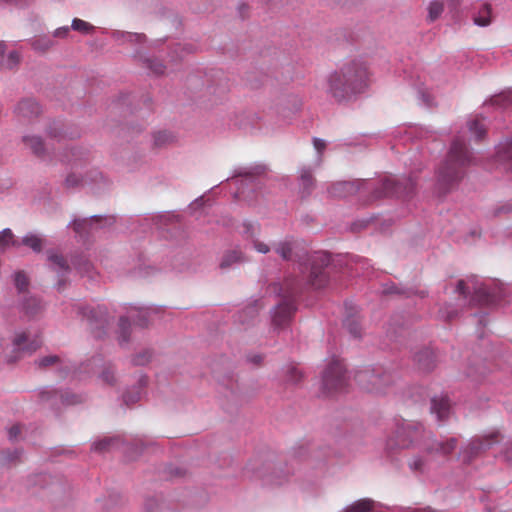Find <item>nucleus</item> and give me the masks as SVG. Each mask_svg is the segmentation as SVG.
Segmentation results:
<instances>
[{"instance_id": "f257e3e1", "label": "nucleus", "mask_w": 512, "mask_h": 512, "mask_svg": "<svg viewBox=\"0 0 512 512\" xmlns=\"http://www.w3.org/2000/svg\"><path fill=\"white\" fill-rule=\"evenodd\" d=\"M328 81L329 93L336 101L342 102L367 87L369 71L364 62L352 60L331 74Z\"/></svg>"}, {"instance_id": "f03ea898", "label": "nucleus", "mask_w": 512, "mask_h": 512, "mask_svg": "<svg viewBox=\"0 0 512 512\" xmlns=\"http://www.w3.org/2000/svg\"><path fill=\"white\" fill-rule=\"evenodd\" d=\"M423 441L424 449L430 455H450L457 447L458 440L449 438L446 441H437L426 439L425 431L421 425L403 422L396 430L395 436L387 441V448L394 450L396 448H409Z\"/></svg>"}, {"instance_id": "7ed1b4c3", "label": "nucleus", "mask_w": 512, "mask_h": 512, "mask_svg": "<svg viewBox=\"0 0 512 512\" xmlns=\"http://www.w3.org/2000/svg\"><path fill=\"white\" fill-rule=\"evenodd\" d=\"M471 159V153L464 140L456 137L451 144L446 160L438 170V186L442 193H447L463 178L465 168L471 163Z\"/></svg>"}, {"instance_id": "20e7f679", "label": "nucleus", "mask_w": 512, "mask_h": 512, "mask_svg": "<svg viewBox=\"0 0 512 512\" xmlns=\"http://www.w3.org/2000/svg\"><path fill=\"white\" fill-rule=\"evenodd\" d=\"M302 288V280L296 277L285 279L280 288V296L282 301L275 308L272 321L277 327L285 326L292 318L296 311L294 297Z\"/></svg>"}, {"instance_id": "39448f33", "label": "nucleus", "mask_w": 512, "mask_h": 512, "mask_svg": "<svg viewBox=\"0 0 512 512\" xmlns=\"http://www.w3.org/2000/svg\"><path fill=\"white\" fill-rule=\"evenodd\" d=\"M356 382L366 391L372 393H384L385 390L394 382V377L390 372L378 369H364L358 371L355 375Z\"/></svg>"}, {"instance_id": "423d86ee", "label": "nucleus", "mask_w": 512, "mask_h": 512, "mask_svg": "<svg viewBox=\"0 0 512 512\" xmlns=\"http://www.w3.org/2000/svg\"><path fill=\"white\" fill-rule=\"evenodd\" d=\"M347 380L345 366L339 359L331 360L323 371L322 385L328 393L342 390L347 385Z\"/></svg>"}, {"instance_id": "0eeeda50", "label": "nucleus", "mask_w": 512, "mask_h": 512, "mask_svg": "<svg viewBox=\"0 0 512 512\" xmlns=\"http://www.w3.org/2000/svg\"><path fill=\"white\" fill-rule=\"evenodd\" d=\"M330 256L325 252H316L309 258L310 272L307 282L314 288H322L328 282V275L325 269L330 264Z\"/></svg>"}, {"instance_id": "6e6552de", "label": "nucleus", "mask_w": 512, "mask_h": 512, "mask_svg": "<svg viewBox=\"0 0 512 512\" xmlns=\"http://www.w3.org/2000/svg\"><path fill=\"white\" fill-rule=\"evenodd\" d=\"M414 183L410 179H404L403 182L395 178L388 177L382 182L381 188L374 191L373 199H379L386 196L408 197L414 191Z\"/></svg>"}, {"instance_id": "1a4fd4ad", "label": "nucleus", "mask_w": 512, "mask_h": 512, "mask_svg": "<svg viewBox=\"0 0 512 512\" xmlns=\"http://www.w3.org/2000/svg\"><path fill=\"white\" fill-rule=\"evenodd\" d=\"M150 314L151 311L149 309L133 308L129 311V315L127 317H121L119 321V327L121 330V342H126L128 340V328L130 327V319L133 320L135 324L141 327H145L148 325Z\"/></svg>"}, {"instance_id": "9d476101", "label": "nucleus", "mask_w": 512, "mask_h": 512, "mask_svg": "<svg viewBox=\"0 0 512 512\" xmlns=\"http://www.w3.org/2000/svg\"><path fill=\"white\" fill-rule=\"evenodd\" d=\"M368 183L364 180H355V181H341L334 183L328 190L329 194L332 197H346L348 195H352L358 192L361 187L367 186Z\"/></svg>"}, {"instance_id": "9b49d317", "label": "nucleus", "mask_w": 512, "mask_h": 512, "mask_svg": "<svg viewBox=\"0 0 512 512\" xmlns=\"http://www.w3.org/2000/svg\"><path fill=\"white\" fill-rule=\"evenodd\" d=\"M499 440L500 434L498 432H492L482 438L473 440L465 450L467 460L469 461L473 456L477 455L481 451L490 448L492 445L498 443Z\"/></svg>"}, {"instance_id": "f8f14e48", "label": "nucleus", "mask_w": 512, "mask_h": 512, "mask_svg": "<svg viewBox=\"0 0 512 512\" xmlns=\"http://www.w3.org/2000/svg\"><path fill=\"white\" fill-rule=\"evenodd\" d=\"M472 301L479 305H489L497 301V296L485 284L475 285Z\"/></svg>"}, {"instance_id": "ddd939ff", "label": "nucleus", "mask_w": 512, "mask_h": 512, "mask_svg": "<svg viewBox=\"0 0 512 512\" xmlns=\"http://www.w3.org/2000/svg\"><path fill=\"white\" fill-rule=\"evenodd\" d=\"M15 112L19 118L31 119L40 113V106L32 99H25L18 103Z\"/></svg>"}, {"instance_id": "4468645a", "label": "nucleus", "mask_w": 512, "mask_h": 512, "mask_svg": "<svg viewBox=\"0 0 512 512\" xmlns=\"http://www.w3.org/2000/svg\"><path fill=\"white\" fill-rule=\"evenodd\" d=\"M450 401L446 396L434 397L431 401V412L436 414L438 420H445L450 412Z\"/></svg>"}, {"instance_id": "2eb2a0df", "label": "nucleus", "mask_w": 512, "mask_h": 512, "mask_svg": "<svg viewBox=\"0 0 512 512\" xmlns=\"http://www.w3.org/2000/svg\"><path fill=\"white\" fill-rule=\"evenodd\" d=\"M27 341V335L26 333H21L17 335L14 339V346L15 349L19 351H25L28 353H32L36 351L42 344L41 340L38 338H35L29 342L27 346H24V343Z\"/></svg>"}, {"instance_id": "dca6fc26", "label": "nucleus", "mask_w": 512, "mask_h": 512, "mask_svg": "<svg viewBox=\"0 0 512 512\" xmlns=\"http://www.w3.org/2000/svg\"><path fill=\"white\" fill-rule=\"evenodd\" d=\"M24 144L38 157H43L45 155V146L40 137L36 136H26L23 138Z\"/></svg>"}, {"instance_id": "f3484780", "label": "nucleus", "mask_w": 512, "mask_h": 512, "mask_svg": "<svg viewBox=\"0 0 512 512\" xmlns=\"http://www.w3.org/2000/svg\"><path fill=\"white\" fill-rule=\"evenodd\" d=\"M100 221V217L94 216L89 219H81V220H75L73 222V228L74 231L79 235H84L86 233H89L92 229L94 224L98 223Z\"/></svg>"}, {"instance_id": "a211bd4d", "label": "nucleus", "mask_w": 512, "mask_h": 512, "mask_svg": "<svg viewBox=\"0 0 512 512\" xmlns=\"http://www.w3.org/2000/svg\"><path fill=\"white\" fill-rule=\"evenodd\" d=\"M284 379L287 383L298 384L303 379V373L296 364H287L284 369Z\"/></svg>"}, {"instance_id": "6ab92c4d", "label": "nucleus", "mask_w": 512, "mask_h": 512, "mask_svg": "<svg viewBox=\"0 0 512 512\" xmlns=\"http://www.w3.org/2000/svg\"><path fill=\"white\" fill-rule=\"evenodd\" d=\"M113 38L117 41H122V42L128 41V42H137V43H143L147 39L145 34L123 32V31L113 32Z\"/></svg>"}, {"instance_id": "aec40b11", "label": "nucleus", "mask_w": 512, "mask_h": 512, "mask_svg": "<svg viewBox=\"0 0 512 512\" xmlns=\"http://www.w3.org/2000/svg\"><path fill=\"white\" fill-rule=\"evenodd\" d=\"M474 23L479 26H487L491 23V6L482 4L474 16Z\"/></svg>"}, {"instance_id": "412c9836", "label": "nucleus", "mask_w": 512, "mask_h": 512, "mask_svg": "<svg viewBox=\"0 0 512 512\" xmlns=\"http://www.w3.org/2000/svg\"><path fill=\"white\" fill-rule=\"evenodd\" d=\"M427 10V20L429 22H434L442 15L444 11V2L441 0H433L428 4Z\"/></svg>"}, {"instance_id": "4be33fe9", "label": "nucleus", "mask_w": 512, "mask_h": 512, "mask_svg": "<svg viewBox=\"0 0 512 512\" xmlns=\"http://www.w3.org/2000/svg\"><path fill=\"white\" fill-rule=\"evenodd\" d=\"M243 255L241 251L238 250H231L225 253L222 257V260L220 262V268L221 269H227L232 264L242 261Z\"/></svg>"}, {"instance_id": "5701e85b", "label": "nucleus", "mask_w": 512, "mask_h": 512, "mask_svg": "<svg viewBox=\"0 0 512 512\" xmlns=\"http://www.w3.org/2000/svg\"><path fill=\"white\" fill-rule=\"evenodd\" d=\"M483 121V118L475 117L468 122L469 131L475 135L477 140H480L486 133V127Z\"/></svg>"}, {"instance_id": "b1692460", "label": "nucleus", "mask_w": 512, "mask_h": 512, "mask_svg": "<svg viewBox=\"0 0 512 512\" xmlns=\"http://www.w3.org/2000/svg\"><path fill=\"white\" fill-rule=\"evenodd\" d=\"M143 65L149 69L155 75H162L165 72L166 66L162 61L157 58H145L143 59Z\"/></svg>"}, {"instance_id": "393cba45", "label": "nucleus", "mask_w": 512, "mask_h": 512, "mask_svg": "<svg viewBox=\"0 0 512 512\" xmlns=\"http://www.w3.org/2000/svg\"><path fill=\"white\" fill-rule=\"evenodd\" d=\"M300 182L303 192L309 194L314 186V178L309 169H302L300 173Z\"/></svg>"}, {"instance_id": "a878e982", "label": "nucleus", "mask_w": 512, "mask_h": 512, "mask_svg": "<svg viewBox=\"0 0 512 512\" xmlns=\"http://www.w3.org/2000/svg\"><path fill=\"white\" fill-rule=\"evenodd\" d=\"M293 249H294V243L289 242V241L281 242L275 248L276 252L284 260H292L293 259Z\"/></svg>"}, {"instance_id": "bb28decb", "label": "nucleus", "mask_w": 512, "mask_h": 512, "mask_svg": "<svg viewBox=\"0 0 512 512\" xmlns=\"http://www.w3.org/2000/svg\"><path fill=\"white\" fill-rule=\"evenodd\" d=\"M493 105L506 107L512 104V90L503 91L491 98Z\"/></svg>"}, {"instance_id": "cd10ccee", "label": "nucleus", "mask_w": 512, "mask_h": 512, "mask_svg": "<svg viewBox=\"0 0 512 512\" xmlns=\"http://www.w3.org/2000/svg\"><path fill=\"white\" fill-rule=\"evenodd\" d=\"M373 501L362 499L348 507L345 512H372Z\"/></svg>"}, {"instance_id": "c85d7f7f", "label": "nucleus", "mask_w": 512, "mask_h": 512, "mask_svg": "<svg viewBox=\"0 0 512 512\" xmlns=\"http://www.w3.org/2000/svg\"><path fill=\"white\" fill-rule=\"evenodd\" d=\"M71 28L83 34H90L95 29L92 24L79 18L73 19Z\"/></svg>"}, {"instance_id": "c756f323", "label": "nucleus", "mask_w": 512, "mask_h": 512, "mask_svg": "<svg viewBox=\"0 0 512 512\" xmlns=\"http://www.w3.org/2000/svg\"><path fill=\"white\" fill-rule=\"evenodd\" d=\"M22 243L33 249L35 252H40L42 249V239L33 234L25 236Z\"/></svg>"}, {"instance_id": "7c9ffc66", "label": "nucleus", "mask_w": 512, "mask_h": 512, "mask_svg": "<svg viewBox=\"0 0 512 512\" xmlns=\"http://www.w3.org/2000/svg\"><path fill=\"white\" fill-rule=\"evenodd\" d=\"M173 141V136L166 131H159L154 134V145L162 147Z\"/></svg>"}, {"instance_id": "2f4dec72", "label": "nucleus", "mask_w": 512, "mask_h": 512, "mask_svg": "<svg viewBox=\"0 0 512 512\" xmlns=\"http://www.w3.org/2000/svg\"><path fill=\"white\" fill-rule=\"evenodd\" d=\"M14 235L10 229H4L0 234V246L6 247L9 245H17L13 240Z\"/></svg>"}, {"instance_id": "473e14b6", "label": "nucleus", "mask_w": 512, "mask_h": 512, "mask_svg": "<svg viewBox=\"0 0 512 512\" xmlns=\"http://www.w3.org/2000/svg\"><path fill=\"white\" fill-rule=\"evenodd\" d=\"M82 183H87V180L76 173H70L65 180V185L67 187H77Z\"/></svg>"}, {"instance_id": "72a5a7b5", "label": "nucleus", "mask_w": 512, "mask_h": 512, "mask_svg": "<svg viewBox=\"0 0 512 512\" xmlns=\"http://www.w3.org/2000/svg\"><path fill=\"white\" fill-rule=\"evenodd\" d=\"M19 61H20V56H19L18 52L12 51L9 53L8 58L5 61V63H1V66L5 67L7 69H12L18 65Z\"/></svg>"}, {"instance_id": "f704fd0d", "label": "nucleus", "mask_w": 512, "mask_h": 512, "mask_svg": "<svg viewBox=\"0 0 512 512\" xmlns=\"http://www.w3.org/2000/svg\"><path fill=\"white\" fill-rule=\"evenodd\" d=\"M15 285L19 291H25L28 287V278L23 272H17L15 274Z\"/></svg>"}, {"instance_id": "c9c22d12", "label": "nucleus", "mask_w": 512, "mask_h": 512, "mask_svg": "<svg viewBox=\"0 0 512 512\" xmlns=\"http://www.w3.org/2000/svg\"><path fill=\"white\" fill-rule=\"evenodd\" d=\"M49 260L53 264H55L60 270L67 271L68 268H69L68 265H67L66 260L61 255L50 254L49 255Z\"/></svg>"}, {"instance_id": "e433bc0d", "label": "nucleus", "mask_w": 512, "mask_h": 512, "mask_svg": "<svg viewBox=\"0 0 512 512\" xmlns=\"http://www.w3.org/2000/svg\"><path fill=\"white\" fill-rule=\"evenodd\" d=\"M161 504L157 498H149L145 503L146 512H160Z\"/></svg>"}, {"instance_id": "4c0bfd02", "label": "nucleus", "mask_w": 512, "mask_h": 512, "mask_svg": "<svg viewBox=\"0 0 512 512\" xmlns=\"http://www.w3.org/2000/svg\"><path fill=\"white\" fill-rule=\"evenodd\" d=\"M32 46L35 50L46 51L52 46V41L50 39H36Z\"/></svg>"}, {"instance_id": "58836bf2", "label": "nucleus", "mask_w": 512, "mask_h": 512, "mask_svg": "<svg viewBox=\"0 0 512 512\" xmlns=\"http://www.w3.org/2000/svg\"><path fill=\"white\" fill-rule=\"evenodd\" d=\"M345 325L349 332L351 333V335H353L354 337H359L361 335V327L355 320L348 319Z\"/></svg>"}, {"instance_id": "ea45409f", "label": "nucleus", "mask_w": 512, "mask_h": 512, "mask_svg": "<svg viewBox=\"0 0 512 512\" xmlns=\"http://www.w3.org/2000/svg\"><path fill=\"white\" fill-rule=\"evenodd\" d=\"M151 359V353L149 351H145L141 354H138L134 357L133 362L136 365H145Z\"/></svg>"}, {"instance_id": "a19ab883", "label": "nucleus", "mask_w": 512, "mask_h": 512, "mask_svg": "<svg viewBox=\"0 0 512 512\" xmlns=\"http://www.w3.org/2000/svg\"><path fill=\"white\" fill-rule=\"evenodd\" d=\"M58 361L57 356H46L39 360L38 364L40 367H47L55 364Z\"/></svg>"}, {"instance_id": "79ce46f5", "label": "nucleus", "mask_w": 512, "mask_h": 512, "mask_svg": "<svg viewBox=\"0 0 512 512\" xmlns=\"http://www.w3.org/2000/svg\"><path fill=\"white\" fill-rule=\"evenodd\" d=\"M101 378L105 383L113 384L115 380L114 372L110 368H107L102 372Z\"/></svg>"}, {"instance_id": "37998d69", "label": "nucleus", "mask_w": 512, "mask_h": 512, "mask_svg": "<svg viewBox=\"0 0 512 512\" xmlns=\"http://www.w3.org/2000/svg\"><path fill=\"white\" fill-rule=\"evenodd\" d=\"M253 246H254L255 250L259 253L266 254L270 251L269 246L259 240H254Z\"/></svg>"}, {"instance_id": "c03bdc74", "label": "nucleus", "mask_w": 512, "mask_h": 512, "mask_svg": "<svg viewBox=\"0 0 512 512\" xmlns=\"http://www.w3.org/2000/svg\"><path fill=\"white\" fill-rule=\"evenodd\" d=\"M409 466L412 470L420 471L424 466V461L420 457H416L410 462Z\"/></svg>"}, {"instance_id": "a18cd8bd", "label": "nucleus", "mask_w": 512, "mask_h": 512, "mask_svg": "<svg viewBox=\"0 0 512 512\" xmlns=\"http://www.w3.org/2000/svg\"><path fill=\"white\" fill-rule=\"evenodd\" d=\"M140 398V394L139 392L137 391L135 394L133 395H130L129 393H126L124 396H123V399H124V402L127 404V405H130V404H133V403H136Z\"/></svg>"}, {"instance_id": "49530a36", "label": "nucleus", "mask_w": 512, "mask_h": 512, "mask_svg": "<svg viewBox=\"0 0 512 512\" xmlns=\"http://www.w3.org/2000/svg\"><path fill=\"white\" fill-rule=\"evenodd\" d=\"M244 229V233L252 237L258 231V226L253 223H245Z\"/></svg>"}, {"instance_id": "de8ad7c7", "label": "nucleus", "mask_w": 512, "mask_h": 512, "mask_svg": "<svg viewBox=\"0 0 512 512\" xmlns=\"http://www.w3.org/2000/svg\"><path fill=\"white\" fill-rule=\"evenodd\" d=\"M110 443H111V440L104 439V440L94 443L93 447L97 451H103L110 445Z\"/></svg>"}, {"instance_id": "09e8293b", "label": "nucleus", "mask_w": 512, "mask_h": 512, "mask_svg": "<svg viewBox=\"0 0 512 512\" xmlns=\"http://www.w3.org/2000/svg\"><path fill=\"white\" fill-rule=\"evenodd\" d=\"M469 287L466 285L464 280H460L457 284V292L461 295L466 296L468 293Z\"/></svg>"}, {"instance_id": "8fccbe9b", "label": "nucleus", "mask_w": 512, "mask_h": 512, "mask_svg": "<svg viewBox=\"0 0 512 512\" xmlns=\"http://www.w3.org/2000/svg\"><path fill=\"white\" fill-rule=\"evenodd\" d=\"M48 134L51 138H59V139L64 138V135L60 131L59 127L50 128L48 131Z\"/></svg>"}, {"instance_id": "3c124183", "label": "nucleus", "mask_w": 512, "mask_h": 512, "mask_svg": "<svg viewBox=\"0 0 512 512\" xmlns=\"http://www.w3.org/2000/svg\"><path fill=\"white\" fill-rule=\"evenodd\" d=\"M21 432V427L19 425H14L9 429V438L14 440L18 437Z\"/></svg>"}, {"instance_id": "603ef678", "label": "nucleus", "mask_w": 512, "mask_h": 512, "mask_svg": "<svg viewBox=\"0 0 512 512\" xmlns=\"http://www.w3.org/2000/svg\"><path fill=\"white\" fill-rule=\"evenodd\" d=\"M313 144H314L315 149H316L319 153H321V152L325 149V147H326L325 142H324L322 139H319V138H315V139L313 140Z\"/></svg>"}, {"instance_id": "864d4df0", "label": "nucleus", "mask_w": 512, "mask_h": 512, "mask_svg": "<svg viewBox=\"0 0 512 512\" xmlns=\"http://www.w3.org/2000/svg\"><path fill=\"white\" fill-rule=\"evenodd\" d=\"M69 31V28L68 27H62V28H59L55 31V36L57 37H64L67 35Z\"/></svg>"}, {"instance_id": "5fc2aeb1", "label": "nucleus", "mask_w": 512, "mask_h": 512, "mask_svg": "<svg viewBox=\"0 0 512 512\" xmlns=\"http://www.w3.org/2000/svg\"><path fill=\"white\" fill-rule=\"evenodd\" d=\"M72 153V159L73 161L76 163L78 160H81L82 158L80 157V155L82 154L79 150H72L71 151Z\"/></svg>"}, {"instance_id": "6e6d98bb", "label": "nucleus", "mask_w": 512, "mask_h": 512, "mask_svg": "<svg viewBox=\"0 0 512 512\" xmlns=\"http://www.w3.org/2000/svg\"><path fill=\"white\" fill-rule=\"evenodd\" d=\"M5 50H6V44L4 42H1L0 43V59H2V60L4 58Z\"/></svg>"}, {"instance_id": "4d7b16f0", "label": "nucleus", "mask_w": 512, "mask_h": 512, "mask_svg": "<svg viewBox=\"0 0 512 512\" xmlns=\"http://www.w3.org/2000/svg\"><path fill=\"white\" fill-rule=\"evenodd\" d=\"M66 401H67V403H69V404H76V403L80 402L81 400H80V398H79V397H77V396H73V399H71V400H66Z\"/></svg>"}, {"instance_id": "13d9d810", "label": "nucleus", "mask_w": 512, "mask_h": 512, "mask_svg": "<svg viewBox=\"0 0 512 512\" xmlns=\"http://www.w3.org/2000/svg\"><path fill=\"white\" fill-rule=\"evenodd\" d=\"M252 361L254 363H260L262 361V357L260 355L255 356Z\"/></svg>"}, {"instance_id": "bf43d9fd", "label": "nucleus", "mask_w": 512, "mask_h": 512, "mask_svg": "<svg viewBox=\"0 0 512 512\" xmlns=\"http://www.w3.org/2000/svg\"><path fill=\"white\" fill-rule=\"evenodd\" d=\"M389 293H398V290L395 287H392L391 290L388 291Z\"/></svg>"}]
</instances>
